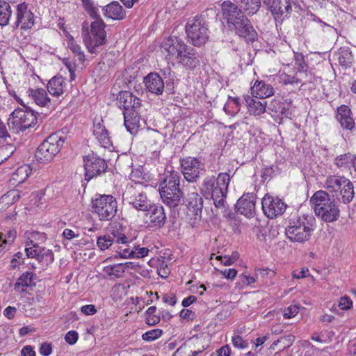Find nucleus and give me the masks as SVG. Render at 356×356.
Returning a JSON list of instances; mask_svg holds the SVG:
<instances>
[{
	"instance_id": "obj_34",
	"label": "nucleus",
	"mask_w": 356,
	"mask_h": 356,
	"mask_svg": "<svg viewBox=\"0 0 356 356\" xmlns=\"http://www.w3.org/2000/svg\"><path fill=\"white\" fill-rule=\"evenodd\" d=\"M245 103L248 107L250 114L254 115H260L265 113L266 108V102L255 100L250 96L245 97Z\"/></svg>"
},
{
	"instance_id": "obj_46",
	"label": "nucleus",
	"mask_w": 356,
	"mask_h": 356,
	"mask_svg": "<svg viewBox=\"0 0 356 356\" xmlns=\"http://www.w3.org/2000/svg\"><path fill=\"white\" fill-rule=\"evenodd\" d=\"M42 248L39 247L37 244L33 243L31 240L30 244L26 245L25 248L26 255L29 257L35 258L38 259Z\"/></svg>"
},
{
	"instance_id": "obj_13",
	"label": "nucleus",
	"mask_w": 356,
	"mask_h": 356,
	"mask_svg": "<svg viewBox=\"0 0 356 356\" xmlns=\"http://www.w3.org/2000/svg\"><path fill=\"white\" fill-rule=\"evenodd\" d=\"M181 168L184 178L189 182H195L204 170V164L197 158L188 156L181 159Z\"/></svg>"
},
{
	"instance_id": "obj_43",
	"label": "nucleus",
	"mask_w": 356,
	"mask_h": 356,
	"mask_svg": "<svg viewBox=\"0 0 356 356\" xmlns=\"http://www.w3.org/2000/svg\"><path fill=\"white\" fill-rule=\"evenodd\" d=\"M113 244L115 245V243L113 242V238L111 235L105 234L99 236L97 238V245L102 251L108 249Z\"/></svg>"
},
{
	"instance_id": "obj_47",
	"label": "nucleus",
	"mask_w": 356,
	"mask_h": 356,
	"mask_svg": "<svg viewBox=\"0 0 356 356\" xmlns=\"http://www.w3.org/2000/svg\"><path fill=\"white\" fill-rule=\"evenodd\" d=\"M15 236V231L12 230L8 231L6 234L1 233L0 241H1V243L0 244V248H1V250H4L7 244L12 243L14 241Z\"/></svg>"
},
{
	"instance_id": "obj_35",
	"label": "nucleus",
	"mask_w": 356,
	"mask_h": 356,
	"mask_svg": "<svg viewBox=\"0 0 356 356\" xmlns=\"http://www.w3.org/2000/svg\"><path fill=\"white\" fill-rule=\"evenodd\" d=\"M109 232L110 233L108 235H111L112 236L115 244L120 241H127L128 238L132 237L127 235L126 229L117 222H114L111 225Z\"/></svg>"
},
{
	"instance_id": "obj_49",
	"label": "nucleus",
	"mask_w": 356,
	"mask_h": 356,
	"mask_svg": "<svg viewBox=\"0 0 356 356\" xmlns=\"http://www.w3.org/2000/svg\"><path fill=\"white\" fill-rule=\"evenodd\" d=\"M83 7L92 18H96L98 15V9L94 6L92 0H81Z\"/></svg>"
},
{
	"instance_id": "obj_61",
	"label": "nucleus",
	"mask_w": 356,
	"mask_h": 356,
	"mask_svg": "<svg viewBox=\"0 0 356 356\" xmlns=\"http://www.w3.org/2000/svg\"><path fill=\"white\" fill-rule=\"evenodd\" d=\"M220 273L222 274L227 279L233 280L237 275V270L234 268H225L222 270H220Z\"/></svg>"
},
{
	"instance_id": "obj_59",
	"label": "nucleus",
	"mask_w": 356,
	"mask_h": 356,
	"mask_svg": "<svg viewBox=\"0 0 356 356\" xmlns=\"http://www.w3.org/2000/svg\"><path fill=\"white\" fill-rule=\"evenodd\" d=\"M309 275V269L307 268H302L300 270H295L292 272V276L296 279H302L307 277Z\"/></svg>"
},
{
	"instance_id": "obj_36",
	"label": "nucleus",
	"mask_w": 356,
	"mask_h": 356,
	"mask_svg": "<svg viewBox=\"0 0 356 356\" xmlns=\"http://www.w3.org/2000/svg\"><path fill=\"white\" fill-rule=\"evenodd\" d=\"M249 15L255 14L261 7V0H234Z\"/></svg>"
},
{
	"instance_id": "obj_32",
	"label": "nucleus",
	"mask_w": 356,
	"mask_h": 356,
	"mask_svg": "<svg viewBox=\"0 0 356 356\" xmlns=\"http://www.w3.org/2000/svg\"><path fill=\"white\" fill-rule=\"evenodd\" d=\"M187 204L188 209L196 216H201L203 208V200L197 192H192L188 195Z\"/></svg>"
},
{
	"instance_id": "obj_64",
	"label": "nucleus",
	"mask_w": 356,
	"mask_h": 356,
	"mask_svg": "<svg viewBox=\"0 0 356 356\" xmlns=\"http://www.w3.org/2000/svg\"><path fill=\"white\" fill-rule=\"evenodd\" d=\"M22 356H35V352L31 346H24L21 351Z\"/></svg>"
},
{
	"instance_id": "obj_22",
	"label": "nucleus",
	"mask_w": 356,
	"mask_h": 356,
	"mask_svg": "<svg viewBox=\"0 0 356 356\" xmlns=\"http://www.w3.org/2000/svg\"><path fill=\"white\" fill-rule=\"evenodd\" d=\"M238 213L248 218L253 216L255 213V195L253 193L243 195L236 204Z\"/></svg>"
},
{
	"instance_id": "obj_14",
	"label": "nucleus",
	"mask_w": 356,
	"mask_h": 356,
	"mask_svg": "<svg viewBox=\"0 0 356 356\" xmlns=\"http://www.w3.org/2000/svg\"><path fill=\"white\" fill-rule=\"evenodd\" d=\"M136 186H130L127 194L129 203L138 211H146L152 205L151 200L147 197V194L137 189Z\"/></svg>"
},
{
	"instance_id": "obj_6",
	"label": "nucleus",
	"mask_w": 356,
	"mask_h": 356,
	"mask_svg": "<svg viewBox=\"0 0 356 356\" xmlns=\"http://www.w3.org/2000/svg\"><path fill=\"white\" fill-rule=\"evenodd\" d=\"M93 19L95 21L90 24V32L84 38V42L90 53L97 54L106 42V24L99 15Z\"/></svg>"
},
{
	"instance_id": "obj_7",
	"label": "nucleus",
	"mask_w": 356,
	"mask_h": 356,
	"mask_svg": "<svg viewBox=\"0 0 356 356\" xmlns=\"http://www.w3.org/2000/svg\"><path fill=\"white\" fill-rule=\"evenodd\" d=\"M92 212L100 220H111L117 213L118 203L111 195H97L92 202Z\"/></svg>"
},
{
	"instance_id": "obj_1",
	"label": "nucleus",
	"mask_w": 356,
	"mask_h": 356,
	"mask_svg": "<svg viewBox=\"0 0 356 356\" xmlns=\"http://www.w3.org/2000/svg\"><path fill=\"white\" fill-rule=\"evenodd\" d=\"M229 181V175L221 172L217 177H207L202 184V191L211 196L215 207L222 211H224L226 207L225 198Z\"/></svg>"
},
{
	"instance_id": "obj_9",
	"label": "nucleus",
	"mask_w": 356,
	"mask_h": 356,
	"mask_svg": "<svg viewBox=\"0 0 356 356\" xmlns=\"http://www.w3.org/2000/svg\"><path fill=\"white\" fill-rule=\"evenodd\" d=\"M37 123V117L33 111L28 108H17L8 119V125L13 132L24 131Z\"/></svg>"
},
{
	"instance_id": "obj_4",
	"label": "nucleus",
	"mask_w": 356,
	"mask_h": 356,
	"mask_svg": "<svg viewBox=\"0 0 356 356\" xmlns=\"http://www.w3.org/2000/svg\"><path fill=\"white\" fill-rule=\"evenodd\" d=\"M325 186L329 193L339 202L348 204L353 200V184L344 176H329L326 179Z\"/></svg>"
},
{
	"instance_id": "obj_15",
	"label": "nucleus",
	"mask_w": 356,
	"mask_h": 356,
	"mask_svg": "<svg viewBox=\"0 0 356 356\" xmlns=\"http://www.w3.org/2000/svg\"><path fill=\"white\" fill-rule=\"evenodd\" d=\"M221 10L223 19L227 21L231 29L246 17L242 10L236 3L229 1H225L222 3Z\"/></svg>"
},
{
	"instance_id": "obj_28",
	"label": "nucleus",
	"mask_w": 356,
	"mask_h": 356,
	"mask_svg": "<svg viewBox=\"0 0 356 356\" xmlns=\"http://www.w3.org/2000/svg\"><path fill=\"white\" fill-rule=\"evenodd\" d=\"M124 124L129 132L136 134L140 127V116L138 110L135 111H123Z\"/></svg>"
},
{
	"instance_id": "obj_2",
	"label": "nucleus",
	"mask_w": 356,
	"mask_h": 356,
	"mask_svg": "<svg viewBox=\"0 0 356 356\" xmlns=\"http://www.w3.org/2000/svg\"><path fill=\"white\" fill-rule=\"evenodd\" d=\"M180 177L179 173L174 170H167L164 177L160 181L159 193L161 197L166 205L175 207L179 205L184 193L179 188Z\"/></svg>"
},
{
	"instance_id": "obj_62",
	"label": "nucleus",
	"mask_w": 356,
	"mask_h": 356,
	"mask_svg": "<svg viewBox=\"0 0 356 356\" xmlns=\"http://www.w3.org/2000/svg\"><path fill=\"white\" fill-rule=\"evenodd\" d=\"M81 311L86 315H93L97 312V309L93 305H83L81 307Z\"/></svg>"
},
{
	"instance_id": "obj_20",
	"label": "nucleus",
	"mask_w": 356,
	"mask_h": 356,
	"mask_svg": "<svg viewBox=\"0 0 356 356\" xmlns=\"http://www.w3.org/2000/svg\"><path fill=\"white\" fill-rule=\"evenodd\" d=\"M26 94L36 105L40 107H45L50 110L54 109V104L52 103L44 89L39 88H29Z\"/></svg>"
},
{
	"instance_id": "obj_31",
	"label": "nucleus",
	"mask_w": 356,
	"mask_h": 356,
	"mask_svg": "<svg viewBox=\"0 0 356 356\" xmlns=\"http://www.w3.org/2000/svg\"><path fill=\"white\" fill-rule=\"evenodd\" d=\"M103 10L104 15L113 19H122L125 17V11L118 1H113L106 6Z\"/></svg>"
},
{
	"instance_id": "obj_29",
	"label": "nucleus",
	"mask_w": 356,
	"mask_h": 356,
	"mask_svg": "<svg viewBox=\"0 0 356 356\" xmlns=\"http://www.w3.org/2000/svg\"><path fill=\"white\" fill-rule=\"evenodd\" d=\"M251 93L254 97L264 99L273 95L274 88L263 81H257L251 87Z\"/></svg>"
},
{
	"instance_id": "obj_3",
	"label": "nucleus",
	"mask_w": 356,
	"mask_h": 356,
	"mask_svg": "<svg viewBox=\"0 0 356 356\" xmlns=\"http://www.w3.org/2000/svg\"><path fill=\"white\" fill-rule=\"evenodd\" d=\"M310 202L315 214L322 220L327 222L336 221L339 217V209L330 195L322 190L316 191L310 198Z\"/></svg>"
},
{
	"instance_id": "obj_26",
	"label": "nucleus",
	"mask_w": 356,
	"mask_h": 356,
	"mask_svg": "<svg viewBox=\"0 0 356 356\" xmlns=\"http://www.w3.org/2000/svg\"><path fill=\"white\" fill-rule=\"evenodd\" d=\"M236 33L240 37L244 38L247 41H254L257 38V33L250 20L245 17L238 23L235 26L232 27Z\"/></svg>"
},
{
	"instance_id": "obj_45",
	"label": "nucleus",
	"mask_w": 356,
	"mask_h": 356,
	"mask_svg": "<svg viewBox=\"0 0 356 356\" xmlns=\"http://www.w3.org/2000/svg\"><path fill=\"white\" fill-rule=\"evenodd\" d=\"M353 155L350 153H346L337 156L334 159V164L339 168H346L349 163L353 164Z\"/></svg>"
},
{
	"instance_id": "obj_60",
	"label": "nucleus",
	"mask_w": 356,
	"mask_h": 356,
	"mask_svg": "<svg viewBox=\"0 0 356 356\" xmlns=\"http://www.w3.org/2000/svg\"><path fill=\"white\" fill-rule=\"evenodd\" d=\"M157 272L159 276L163 278H167L170 274V269L167 264L162 262L157 268Z\"/></svg>"
},
{
	"instance_id": "obj_39",
	"label": "nucleus",
	"mask_w": 356,
	"mask_h": 356,
	"mask_svg": "<svg viewBox=\"0 0 356 356\" xmlns=\"http://www.w3.org/2000/svg\"><path fill=\"white\" fill-rule=\"evenodd\" d=\"M338 55V60L341 66L345 67L351 66L354 59L348 47L340 48Z\"/></svg>"
},
{
	"instance_id": "obj_11",
	"label": "nucleus",
	"mask_w": 356,
	"mask_h": 356,
	"mask_svg": "<svg viewBox=\"0 0 356 356\" xmlns=\"http://www.w3.org/2000/svg\"><path fill=\"white\" fill-rule=\"evenodd\" d=\"M264 5L277 22L282 23L292 13L293 0H262Z\"/></svg>"
},
{
	"instance_id": "obj_25",
	"label": "nucleus",
	"mask_w": 356,
	"mask_h": 356,
	"mask_svg": "<svg viewBox=\"0 0 356 356\" xmlns=\"http://www.w3.org/2000/svg\"><path fill=\"white\" fill-rule=\"evenodd\" d=\"M144 83L147 90L156 95H160L164 90V82L157 73H149L144 78Z\"/></svg>"
},
{
	"instance_id": "obj_19",
	"label": "nucleus",
	"mask_w": 356,
	"mask_h": 356,
	"mask_svg": "<svg viewBox=\"0 0 356 356\" xmlns=\"http://www.w3.org/2000/svg\"><path fill=\"white\" fill-rule=\"evenodd\" d=\"M147 221L149 226L152 228H161L166 222V215L164 209L161 205L152 204L149 209L146 211Z\"/></svg>"
},
{
	"instance_id": "obj_5",
	"label": "nucleus",
	"mask_w": 356,
	"mask_h": 356,
	"mask_svg": "<svg viewBox=\"0 0 356 356\" xmlns=\"http://www.w3.org/2000/svg\"><path fill=\"white\" fill-rule=\"evenodd\" d=\"M65 139L58 134H52L47 137L38 147L35 153V160L40 163H46L60 152Z\"/></svg>"
},
{
	"instance_id": "obj_12",
	"label": "nucleus",
	"mask_w": 356,
	"mask_h": 356,
	"mask_svg": "<svg viewBox=\"0 0 356 356\" xmlns=\"http://www.w3.org/2000/svg\"><path fill=\"white\" fill-rule=\"evenodd\" d=\"M264 213L270 219L282 215L286 209V204L282 200L268 194L264 195L261 201Z\"/></svg>"
},
{
	"instance_id": "obj_52",
	"label": "nucleus",
	"mask_w": 356,
	"mask_h": 356,
	"mask_svg": "<svg viewBox=\"0 0 356 356\" xmlns=\"http://www.w3.org/2000/svg\"><path fill=\"white\" fill-rule=\"evenodd\" d=\"M299 312V307L297 305H290L284 310V317L285 318H291Z\"/></svg>"
},
{
	"instance_id": "obj_44",
	"label": "nucleus",
	"mask_w": 356,
	"mask_h": 356,
	"mask_svg": "<svg viewBox=\"0 0 356 356\" xmlns=\"http://www.w3.org/2000/svg\"><path fill=\"white\" fill-rule=\"evenodd\" d=\"M54 259L52 251L49 249L42 248L37 260L44 266H47L54 261Z\"/></svg>"
},
{
	"instance_id": "obj_58",
	"label": "nucleus",
	"mask_w": 356,
	"mask_h": 356,
	"mask_svg": "<svg viewBox=\"0 0 356 356\" xmlns=\"http://www.w3.org/2000/svg\"><path fill=\"white\" fill-rule=\"evenodd\" d=\"M338 122L341 127L346 130H352L355 127V122L353 118H348Z\"/></svg>"
},
{
	"instance_id": "obj_16",
	"label": "nucleus",
	"mask_w": 356,
	"mask_h": 356,
	"mask_svg": "<svg viewBox=\"0 0 356 356\" xmlns=\"http://www.w3.org/2000/svg\"><path fill=\"white\" fill-rule=\"evenodd\" d=\"M15 17L14 26L24 31L31 29L35 24L34 15L24 2L16 6Z\"/></svg>"
},
{
	"instance_id": "obj_24",
	"label": "nucleus",
	"mask_w": 356,
	"mask_h": 356,
	"mask_svg": "<svg viewBox=\"0 0 356 356\" xmlns=\"http://www.w3.org/2000/svg\"><path fill=\"white\" fill-rule=\"evenodd\" d=\"M133 268L132 262H126L106 266L102 271L110 280H114L122 277L127 269Z\"/></svg>"
},
{
	"instance_id": "obj_8",
	"label": "nucleus",
	"mask_w": 356,
	"mask_h": 356,
	"mask_svg": "<svg viewBox=\"0 0 356 356\" xmlns=\"http://www.w3.org/2000/svg\"><path fill=\"white\" fill-rule=\"evenodd\" d=\"M188 38L194 46H201L208 40V28L202 15L189 19L185 26Z\"/></svg>"
},
{
	"instance_id": "obj_51",
	"label": "nucleus",
	"mask_w": 356,
	"mask_h": 356,
	"mask_svg": "<svg viewBox=\"0 0 356 356\" xmlns=\"http://www.w3.org/2000/svg\"><path fill=\"white\" fill-rule=\"evenodd\" d=\"M132 250L134 252L131 258H143L147 256L149 252L148 248H140L139 245H136L134 243L132 245Z\"/></svg>"
},
{
	"instance_id": "obj_23",
	"label": "nucleus",
	"mask_w": 356,
	"mask_h": 356,
	"mask_svg": "<svg viewBox=\"0 0 356 356\" xmlns=\"http://www.w3.org/2000/svg\"><path fill=\"white\" fill-rule=\"evenodd\" d=\"M177 60L179 63L189 70L194 69L200 63L198 54L193 49L187 45H186Z\"/></svg>"
},
{
	"instance_id": "obj_37",
	"label": "nucleus",
	"mask_w": 356,
	"mask_h": 356,
	"mask_svg": "<svg viewBox=\"0 0 356 356\" xmlns=\"http://www.w3.org/2000/svg\"><path fill=\"white\" fill-rule=\"evenodd\" d=\"M32 168L29 165H23L19 167L12 176V179L15 184L23 183L31 174Z\"/></svg>"
},
{
	"instance_id": "obj_41",
	"label": "nucleus",
	"mask_w": 356,
	"mask_h": 356,
	"mask_svg": "<svg viewBox=\"0 0 356 356\" xmlns=\"http://www.w3.org/2000/svg\"><path fill=\"white\" fill-rule=\"evenodd\" d=\"M241 107L239 97H229L227 103L224 106V111L226 113L234 115L239 112Z\"/></svg>"
},
{
	"instance_id": "obj_30",
	"label": "nucleus",
	"mask_w": 356,
	"mask_h": 356,
	"mask_svg": "<svg viewBox=\"0 0 356 356\" xmlns=\"http://www.w3.org/2000/svg\"><path fill=\"white\" fill-rule=\"evenodd\" d=\"M65 86L64 78L61 76H55L48 82L47 90L52 96L59 97L63 94Z\"/></svg>"
},
{
	"instance_id": "obj_27",
	"label": "nucleus",
	"mask_w": 356,
	"mask_h": 356,
	"mask_svg": "<svg viewBox=\"0 0 356 356\" xmlns=\"http://www.w3.org/2000/svg\"><path fill=\"white\" fill-rule=\"evenodd\" d=\"M134 238L131 237L128 238L127 241H120L115 243L113 250L116 253L114 256L115 258L120 257L122 259L131 258L133 256L132 245L134 243Z\"/></svg>"
},
{
	"instance_id": "obj_17",
	"label": "nucleus",
	"mask_w": 356,
	"mask_h": 356,
	"mask_svg": "<svg viewBox=\"0 0 356 356\" xmlns=\"http://www.w3.org/2000/svg\"><path fill=\"white\" fill-rule=\"evenodd\" d=\"M84 167L86 170L85 178L90 181L95 176L99 175L105 172L107 165L106 161L99 156H87L84 159Z\"/></svg>"
},
{
	"instance_id": "obj_48",
	"label": "nucleus",
	"mask_w": 356,
	"mask_h": 356,
	"mask_svg": "<svg viewBox=\"0 0 356 356\" xmlns=\"http://www.w3.org/2000/svg\"><path fill=\"white\" fill-rule=\"evenodd\" d=\"M163 334V330L161 329H154L145 332L142 335V339L146 341H152L159 339Z\"/></svg>"
},
{
	"instance_id": "obj_56",
	"label": "nucleus",
	"mask_w": 356,
	"mask_h": 356,
	"mask_svg": "<svg viewBox=\"0 0 356 356\" xmlns=\"http://www.w3.org/2000/svg\"><path fill=\"white\" fill-rule=\"evenodd\" d=\"M216 259L220 261L225 266H230L234 263L237 259V257L235 255L229 256H217Z\"/></svg>"
},
{
	"instance_id": "obj_50",
	"label": "nucleus",
	"mask_w": 356,
	"mask_h": 356,
	"mask_svg": "<svg viewBox=\"0 0 356 356\" xmlns=\"http://www.w3.org/2000/svg\"><path fill=\"white\" fill-rule=\"evenodd\" d=\"M348 118H352L350 108L346 105H341L337 108V120L340 121Z\"/></svg>"
},
{
	"instance_id": "obj_38",
	"label": "nucleus",
	"mask_w": 356,
	"mask_h": 356,
	"mask_svg": "<svg viewBox=\"0 0 356 356\" xmlns=\"http://www.w3.org/2000/svg\"><path fill=\"white\" fill-rule=\"evenodd\" d=\"M10 5L4 0H0V25L6 26L8 24L12 15Z\"/></svg>"
},
{
	"instance_id": "obj_57",
	"label": "nucleus",
	"mask_w": 356,
	"mask_h": 356,
	"mask_svg": "<svg viewBox=\"0 0 356 356\" xmlns=\"http://www.w3.org/2000/svg\"><path fill=\"white\" fill-rule=\"evenodd\" d=\"M78 333L76 331H69L65 336V340L70 345L74 344L78 340Z\"/></svg>"
},
{
	"instance_id": "obj_21",
	"label": "nucleus",
	"mask_w": 356,
	"mask_h": 356,
	"mask_svg": "<svg viewBox=\"0 0 356 356\" xmlns=\"http://www.w3.org/2000/svg\"><path fill=\"white\" fill-rule=\"evenodd\" d=\"M117 104L124 111L129 112L138 110L141 106L140 99L129 91H122L118 94Z\"/></svg>"
},
{
	"instance_id": "obj_42",
	"label": "nucleus",
	"mask_w": 356,
	"mask_h": 356,
	"mask_svg": "<svg viewBox=\"0 0 356 356\" xmlns=\"http://www.w3.org/2000/svg\"><path fill=\"white\" fill-rule=\"evenodd\" d=\"M67 47L77 56V59L81 63L85 60V55L81 51V47L76 42L72 36L68 38Z\"/></svg>"
},
{
	"instance_id": "obj_18",
	"label": "nucleus",
	"mask_w": 356,
	"mask_h": 356,
	"mask_svg": "<svg viewBox=\"0 0 356 356\" xmlns=\"http://www.w3.org/2000/svg\"><path fill=\"white\" fill-rule=\"evenodd\" d=\"M186 44L177 37L172 36L165 38L161 44V48L163 52L167 53L169 59L172 58H177L182 50L184 49Z\"/></svg>"
},
{
	"instance_id": "obj_10",
	"label": "nucleus",
	"mask_w": 356,
	"mask_h": 356,
	"mask_svg": "<svg viewBox=\"0 0 356 356\" xmlns=\"http://www.w3.org/2000/svg\"><path fill=\"white\" fill-rule=\"evenodd\" d=\"M314 230L312 224L306 218H298L296 221L290 222L286 228L285 234L292 242L305 243L311 237Z\"/></svg>"
},
{
	"instance_id": "obj_63",
	"label": "nucleus",
	"mask_w": 356,
	"mask_h": 356,
	"mask_svg": "<svg viewBox=\"0 0 356 356\" xmlns=\"http://www.w3.org/2000/svg\"><path fill=\"white\" fill-rule=\"evenodd\" d=\"M52 352V348L50 343H43L40 348V353L43 356H48Z\"/></svg>"
},
{
	"instance_id": "obj_40",
	"label": "nucleus",
	"mask_w": 356,
	"mask_h": 356,
	"mask_svg": "<svg viewBox=\"0 0 356 356\" xmlns=\"http://www.w3.org/2000/svg\"><path fill=\"white\" fill-rule=\"evenodd\" d=\"M33 273L31 272H26L23 273L17 280L15 284V290L24 292L26 288L30 285L32 282Z\"/></svg>"
},
{
	"instance_id": "obj_53",
	"label": "nucleus",
	"mask_w": 356,
	"mask_h": 356,
	"mask_svg": "<svg viewBox=\"0 0 356 356\" xmlns=\"http://www.w3.org/2000/svg\"><path fill=\"white\" fill-rule=\"evenodd\" d=\"M353 302L351 299L347 296H343L340 298L338 306L342 310H348L351 308Z\"/></svg>"
},
{
	"instance_id": "obj_33",
	"label": "nucleus",
	"mask_w": 356,
	"mask_h": 356,
	"mask_svg": "<svg viewBox=\"0 0 356 356\" xmlns=\"http://www.w3.org/2000/svg\"><path fill=\"white\" fill-rule=\"evenodd\" d=\"M93 134L104 147H108L111 145V140L107 130L101 122L94 124Z\"/></svg>"
},
{
	"instance_id": "obj_54",
	"label": "nucleus",
	"mask_w": 356,
	"mask_h": 356,
	"mask_svg": "<svg viewBox=\"0 0 356 356\" xmlns=\"http://www.w3.org/2000/svg\"><path fill=\"white\" fill-rule=\"evenodd\" d=\"M232 344L235 348H245L248 346V342L243 339L239 335H235L232 339Z\"/></svg>"
},
{
	"instance_id": "obj_55",
	"label": "nucleus",
	"mask_w": 356,
	"mask_h": 356,
	"mask_svg": "<svg viewBox=\"0 0 356 356\" xmlns=\"http://www.w3.org/2000/svg\"><path fill=\"white\" fill-rule=\"evenodd\" d=\"M15 147L10 143L2 145L0 148V153L6 156V158L10 157L15 151Z\"/></svg>"
}]
</instances>
